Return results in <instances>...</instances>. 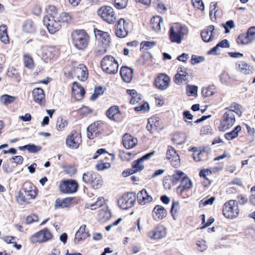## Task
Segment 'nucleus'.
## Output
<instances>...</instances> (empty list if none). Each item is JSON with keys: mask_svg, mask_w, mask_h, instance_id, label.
<instances>
[{"mask_svg": "<svg viewBox=\"0 0 255 255\" xmlns=\"http://www.w3.org/2000/svg\"><path fill=\"white\" fill-rule=\"evenodd\" d=\"M47 14L43 18V22L49 32L54 34L58 31L61 27L60 22L58 20L56 7L50 5L46 9Z\"/></svg>", "mask_w": 255, "mask_h": 255, "instance_id": "f257e3e1", "label": "nucleus"}, {"mask_svg": "<svg viewBox=\"0 0 255 255\" xmlns=\"http://www.w3.org/2000/svg\"><path fill=\"white\" fill-rule=\"evenodd\" d=\"M71 37L74 45L79 50L86 48L88 44L89 37L84 30H76L71 33Z\"/></svg>", "mask_w": 255, "mask_h": 255, "instance_id": "f03ea898", "label": "nucleus"}, {"mask_svg": "<svg viewBox=\"0 0 255 255\" xmlns=\"http://www.w3.org/2000/svg\"><path fill=\"white\" fill-rule=\"evenodd\" d=\"M188 33V29L180 24L176 23L170 27L169 31V39L172 42L180 44L183 37Z\"/></svg>", "mask_w": 255, "mask_h": 255, "instance_id": "7ed1b4c3", "label": "nucleus"}, {"mask_svg": "<svg viewBox=\"0 0 255 255\" xmlns=\"http://www.w3.org/2000/svg\"><path fill=\"white\" fill-rule=\"evenodd\" d=\"M101 64L103 70L109 74H115L118 72L119 64L112 56H106L102 60Z\"/></svg>", "mask_w": 255, "mask_h": 255, "instance_id": "20e7f679", "label": "nucleus"}, {"mask_svg": "<svg viewBox=\"0 0 255 255\" xmlns=\"http://www.w3.org/2000/svg\"><path fill=\"white\" fill-rule=\"evenodd\" d=\"M223 213L227 218H236L239 215V209L236 201L231 200L226 202L223 207Z\"/></svg>", "mask_w": 255, "mask_h": 255, "instance_id": "39448f33", "label": "nucleus"}, {"mask_svg": "<svg viewBox=\"0 0 255 255\" xmlns=\"http://www.w3.org/2000/svg\"><path fill=\"white\" fill-rule=\"evenodd\" d=\"M98 15L109 24H114L117 20V15L113 8L109 6L101 7L97 11Z\"/></svg>", "mask_w": 255, "mask_h": 255, "instance_id": "423d86ee", "label": "nucleus"}, {"mask_svg": "<svg viewBox=\"0 0 255 255\" xmlns=\"http://www.w3.org/2000/svg\"><path fill=\"white\" fill-rule=\"evenodd\" d=\"M136 201V195L133 193H128L124 195L118 201L119 207L126 210L132 207Z\"/></svg>", "mask_w": 255, "mask_h": 255, "instance_id": "0eeeda50", "label": "nucleus"}, {"mask_svg": "<svg viewBox=\"0 0 255 255\" xmlns=\"http://www.w3.org/2000/svg\"><path fill=\"white\" fill-rule=\"evenodd\" d=\"M52 235L47 228L38 232L30 237V241L33 243H44L52 239Z\"/></svg>", "mask_w": 255, "mask_h": 255, "instance_id": "6e6552de", "label": "nucleus"}, {"mask_svg": "<svg viewBox=\"0 0 255 255\" xmlns=\"http://www.w3.org/2000/svg\"><path fill=\"white\" fill-rule=\"evenodd\" d=\"M78 187L77 182L74 180L62 181L59 185L60 191L64 193H73L77 191Z\"/></svg>", "mask_w": 255, "mask_h": 255, "instance_id": "1a4fd4ad", "label": "nucleus"}, {"mask_svg": "<svg viewBox=\"0 0 255 255\" xmlns=\"http://www.w3.org/2000/svg\"><path fill=\"white\" fill-rule=\"evenodd\" d=\"M190 74V70L189 68L179 67L178 68L177 73L173 78L174 82L176 84L180 85L188 80Z\"/></svg>", "mask_w": 255, "mask_h": 255, "instance_id": "9d476101", "label": "nucleus"}, {"mask_svg": "<svg viewBox=\"0 0 255 255\" xmlns=\"http://www.w3.org/2000/svg\"><path fill=\"white\" fill-rule=\"evenodd\" d=\"M81 142L80 133L77 132H72L67 136L66 139V144L70 148L77 149Z\"/></svg>", "mask_w": 255, "mask_h": 255, "instance_id": "9b49d317", "label": "nucleus"}, {"mask_svg": "<svg viewBox=\"0 0 255 255\" xmlns=\"http://www.w3.org/2000/svg\"><path fill=\"white\" fill-rule=\"evenodd\" d=\"M255 40V27H250L246 34L240 35L237 39L239 44H248Z\"/></svg>", "mask_w": 255, "mask_h": 255, "instance_id": "f8f14e48", "label": "nucleus"}, {"mask_svg": "<svg viewBox=\"0 0 255 255\" xmlns=\"http://www.w3.org/2000/svg\"><path fill=\"white\" fill-rule=\"evenodd\" d=\"M236 121L235 115L233 111H227L221 121L223 128H231L233 126Z\"/></svg>", "mask_w": 255, "mask_h": 255, "instance_id": "ddd939ff", "label": "nucleus"}, {"mask_svg": "<svg viewBox=\"0 0 255 255\" xmlns=\"http://www.w3.org/2000/svg\"><path fill=\"white\" fill-rule=\"evenodd\" d=\"M170 82V77L165 74H160L155 79V85L157 88L165 90L168 87Z\"/></svg>", "mask_w": 255, "mask_h": 255, "instance_id": "4468645a", "label": "nucleus"}, {"mask_svg": "<svg viewBox=\"0 0 255 255\" xmlns=\"http://www.w3.org/2000/svg\"><path fill=\"white\" fill-rule=\"evenodd\" d=\"M72 74L82 81H85L88 76L87 69L86 67L82 64H79L77 67H74L72 70Z\"/></svg>", "mask_w": 255, "mask_h": 255, "instance_id": "2eb2a0df", "label": "nucleus"}, {"mask_svg": "<svg viewBox=\"0 0 255 255\" xmlns=\"http://www.w3.org/2000/svg\"><path fill=\"white\" fill-rule=\"evenodd\" d=\"M116 35L120 38L126 37L128 34L127 24L123 18H120L116 25Z\"/></svg>", "mask_w": 255, "mask_h": 255, "instance_id": "dca6fc26", "label": "nucleus"}, {"mask_svg": "<svg viewBox=\"0 0 255 255\" xmlns=\"http://www.w3.org/2000/svg\"><path fill=\"white\" fill-rule=\"evenodd\" d=\"M155 151H152L139 158L137 160L134 161L132 163V168L135 172L142 170L144 168L143 161L144 160L150 158L155 153Z\"/></svg>", "mask_w": 255, "mask_h": 255, "instance_id": "f3484780", "label": "nucleus"}, {"mask_svg": "<svg viewBox=\"0 0 255 255\" xmlns=\"http://www.w3.org/2000/svg\"><path fill=\"white\" fill-rule=\"evenodd\" d=\"M214 30L215 27L213 25H210L203 30L201 32L202 40L205 42L212 41L215 35Z\"/></svg>", "mask_w": 255, "mask_h": 255, "instance_id": "a211bd4d", "label": "nucleus"}, {"mask_svg": "<svg viewBox=\"0 0 255 255\" xmlns=\"http://www.w3.org/2000/svg\"><path fill=\"white\" fill-rule=\"evenodd\" d=\"M137 200L140 205H145L153 201L152 197L145 189H142L137 193Z\"/></svg>", "mask_w": 255, "mask_h": 255, "instance_id": "6ab92c4d", "label": "nucleus"}, {"mask_svg": "<svg viewBox=\"0 0 255 255\" xmlns=\"http://www.w3.org/2000/svg\"><path fill=\"white\" fill-rule=\"evenodd\" d=\"M167 213L165 208L161 205H157L153 208L152 215L155 221L161 220L167 216Z\"/></svg>", "mask_w": 255, "mask_h": 255, "instance_id": "aec40b11", "label": "nucleus"}, {"mask_svg": "<svg viewBox=\"0 0 255 255\" xmlns=\"http://www.w3.org/2000/svg\"><path fill=\"white\" fill-rule=\"evenodd\" d=\"M32 96L35 102L41 106L45 104V94L43 90L40 88H36L32 91Z\"/></svg>", "mask_w": 255, "mask_h": 255, "instance_id": "412c9836", "label": "nucleus"}, {"mask_svg": "<svg viewBox=\"0 0 255 255\" xmlns=\"http://www.w3.org/2000/svg\"><path fill=\"white\" fill-rule=\"evenodd\" d=\"M107 117L114 121L119 122L122 120V116L119 107L116 106L111 107L107 111Z\"/></svg>", "mask_w": 255, "mask_h": 255, "instance_id": "4be33fe9", "label": "nucleus"}, {"mask_svg": "<svg viewBox=\"0 0 255 255\" xmlns=\"http://www.w3.org/2000/svg\"><path fill=\"white\" fill-rule=\"evenodd\" d=\"M42 59L45 62L53 59L55 55V50L54 47L44 46L42 48Z\"/></svg>", "mask_w": 255, "mask_h": 255, "instance_id": "5701e85b", "label": "nucleus"}, {"mask_svg": "<svg viewBox=\"0 0 255 255\" xmlns=\"http://www.w3.org/2000/svg\"><path fill=\"white\" fill-rule=\"evenodd\" d=\"M94 31L96 39L101 41L104 45H108L110 42L111 38L108 32L97 28H95Z\"/></svg>", "mask_w": 255, "mask_h": 255, "instance_id": "b1692460", "label": "nucleus"}, {"mask_svg": "<svg viewBox=\"0 0 255 255\" xmlns=\"http://www.w3.org/2000/svg\"><path fill=\"white\" fill-rule=\"evenodd\" d=\"M72 94L77 101L82 99L85 94L84 88L76 82H74L73 84Z\"/></svg>", "mask_w": 255, "mask_h": 255, "instance_id": "393cba45", "label": "nucleus"}, {"mask_svg": "<svg viewBox=\"0 0 255 255\" xmlns=\"http://www.w3.org/2000/svg\"><path fill=\"white\" fill-rule=\"evenodd\" d=\"M104 205H105L104 198L98 197L96 199H93L91 201L87 203L85 205V207L87 209L95 210L100 207L102 208Z\"/></svg>", "mask_w": 255, "mask_h": 255, "instance_id": "a878e982", "label": "nucleus"}, {"mask_svg": "<svg viewBox=\"0 0 255 255\" xmlns=\"http://www.w3.org/2000/svg\"><path fill=\"white\" fill-rule=\"evenodd\" d=\"M191 180L186 175L180 183L179 186L177 188V192L178 194L181 195L185 190L191 189L192 187Z\"/></svg>", "mask_w": 255, "mask_h": 255, "instance_id": "bb28decb", "label": "nucleus"}, {"mask_svg": "<svg viewBox=\"0 0 255 255\" xmlns=\"http://www.w3.org/2000/svg\"><path fill=\"white\" fill-rule=\"evenodd\" d=\"M152 235H150V237L151 239H160L164 237L166 235V228L162 225H158L155 229V230L150 233Z\"/></svg>", "mask_w": 255, "mask_h": 255, "instance_id": "cd10ccee", "label": "nucleus"}, {"mask_svg": "<svg viewBox=\"0 0 255 255\" xmlns=\"http://www.w3.org/2000/svg\"><path fill=\"white\" fill-rule=\"evenodd\" d=\"M123 142L124 146L127 149H129L136 145L137 142V139L131 135L126 133L124 135Z\"/></svg>", "mask_w": 255, "mask_h": 255, "instance_id": "c85d7f7f", "label": "nucleus"}, {"mask_svg": "<svg viewBox=\"0 0 255 255\" xmlns=\"http://www.w3.org/2000/svg\"><path fill=\"white\" fill-rule=\"evenodd\" d=\"M133 72L132 69L123 66L121 69L120 74L125 82L129 83L132 78Z\"/></svg>", "mask_w": 255, "mask_h": 255, "instance_id": "c756f323", "label": "nucleus"}, {"mask_svg": "<svg viewBox=\"0 0 255 255\" xmlns=\"http://www.w3.org/2000/svg\"><path fill=\"white\" fill-rule=\"evenodd\" d=\"M111 216V214L106 205L98 211V218L101 221H105L109 220Z\"/></svg>", "mask_w": 255, "mask_h": 255, "instance_id": "7c9ffc66", "label": "nucleus"}, {"mask_svg": "<svg viewBox=\"0 0 255 255\" xmlns=\"http://www.w3.org/2000/svg\"><path fill=\"white\" fill-rule=\"evenodd\" d=\"M186 175L182 171L176 170L171 176L170 180L173 186L181 183Z\"/></svg>", "mask_w": 255, "mask_h": 255, "instance_id": "2f4dec72", "label": "nucleus"}, {"mask_svg": "<svg viewBox=\"0 0 255 255\" xmlns=\"http://www.w3.org/2000/svg\"><path fill=\"white\" fill-rule=\"evenodd\" d=\"M190 151H192L194 152L193 157L196 162L204 160L207 155L204 151H200L198 152L197 148L196 147H192L190 149Z\"/></svg>", "mask_w": 255, "mask_h": 255, "instance_id": "473e14b6", "label": "nucleus"}, {"mask_svg": "<svg viewBox=\"0 0 255 255\" xmlns=\"http://www.w3.org/2000/svg\"><path fill=\"white\" fill-rule=\"evenodd\" d=\"M162 22V18L159 16H153L151 19V25L152 28L155 31H159L161 29V23Z\"/></svg>", "mask_w": 255, "mask_h": 255, "instance_id": "72a5a7b5", "label": "nucleus"}, {"mask_svg": "<svg viewBox=\"0 0 255 255\" xmlns=\"http://www.w3.org/2000/svg\"><path fill=\"white\" fill-rule=\"evenodd\" d=\"M0 39L2 42L5 44H8L9 42L5 25H1L0 26Z\"/></svg>", "mask_w": 255, "mask_h": 255, "instance_id": "f704fd0d", "label": "nucleus"}, {"mask_svg": "<svg viewBox=\"0 0 255 255\" xmlns=\"http://www.w3.org/2000/svg\"><path fill=\"white\" fill-rule=\"evenodd\" d=\"M26 192L24 191V189L19 191L17 193V194L16 195V200L19 204L23 205L27 204V200L26 198L27 197H26Z\"/></svg>", "mask_w": 255, "mask_h": 255, "instance_id": "c9c22d12", "label": "nucleus"}, {"mask_svg": "<svg viewBox=\"0 0 255 255\" xmlns=\"http://www.w3.org/2000/svg\"><path fill=\"white\" fill-rule=\"evenodd\" d=\"M22 29L27 33H33L35 30V26L32 21L27 20L25 21L22 26Z\"/></svg>", "mask_w": 255, "mask_h": 255, "instance_id": "e433bc0d", "label": "nucleus"}, {"mask_svg": "<svg viewBox=\"0 0 255 255\" xmlns=\"http://www.w3.org/2000/svg\"><path fill=\"white\" fill-rule=\"evenodd\" d=\"M180 207L178 201H173L171 208V213L174 220H176L179 213Z\"/></svg>", "mask_w": 255, "mask_h": 255, "instance_id": "4c0bfd02", "label": "nucleus"}, {"mask_svg": "<svg viewBox=\"0 0 255 255\" xmlns=\"http://www.w3.org/2000/svg\"><path fill=\"white\" fill-rule=\"evenodd\" d=\"M172 140L177 144H182L186 141V136L182 133H176L173 135Z\"/></svg>", "mask_w": 255, "mask_h": 255, "instance_id": "58836bf2", "label": "nucleus"}, {"mask_svg": "<svg viewBox=\"0 0 255 255\" xmlns=\"http://www.w3.org/2000/svg\"><path fill=\"white\" fill-rule=\"evenodd\" d=\"M19 149L20 150L26 149L29 152L36 153L41 149V146L40 145H35L33 144H29L22 146H19Z\"/></svg>", "mask_w": 255, "mask_h": 255, "instance_id": "ea45409f", "label": "nucleus"}, {"mask_svg": "<svg viewBox=\"0 0 255 255\" xmlns=\"http://www.w3.org/2000/svg\"><path fill=\"white\" fill-rule=\"evenodd\" d=\"M90 184L92 186L93 188H100L103 185V179L102 177L97 174L96 176H95L94 179L91 181V182H90Z\"/></svg>", "mask_w": 255, "mask_h": 255, "instance_id": "a19ab883", "label": "nucleus"}, {"mask_svg": "<svg viewBox=\"0 0 255 255\" xmlns=\"http://www.w3.org/2000/svg\"><path fill=\"white\" fill-rule=\"evenodd\" d=\"M161 124V121L159 118L157 117H152L148 119L146 128H148V126H149L150 128H157L158 127L160 126Z\"/></svg>", "mask_w": 255, "mask_h": 255, "instance_id": "79ce46f5", "label": "nucleus"}, {"mask_svg": "<svg viewBox=\"0 0 255 255\" xmlns=\"http://www.w3.org/2000/svg\"><path fill=\"white\" fill-rule=\"evenodd\" d=\"M16 97L8 95H3L0 98V102L4 105H8L13 103L16 99Z\"/></svg>", "mask_w": 255, "mask_h": 255, "instance_id": "37998d69", "label": "nucleus"}, {"mask_svg": "<svg viewBox=\"0 0 255 255\" xmlns=\"http://www.w3.org/2000/svg\"><path fill=\"white\" fill-rule=\"evenodd\" d=\"M236 67L239 71L244 74H249L250 70L249 66L245 62H241L236 64Z\"/></svg>", "mask_w": 255, "mask_h": 255, "instance_id": "c03bdc74", "label": "nucleus"}, {"mask_svg": "<svg viewBox=\"0 0 255 255\" xmlns=\"http://www.w3.org/2000/svg\"><path fill=\"white\" fill-rule=\"evenodd\" d=\"M97 174V173L92 171H88L84 173L83 174L82 180L86 184H90L91 181L94 179L95 176H96Z\"/></svg>", "mask_w": 255, "mask_h": 255, "instance_id": "a18cd8bd", "label": "nucleus"}, {"mask_svg": "<svg viewBox=\"0 0 255 255\" xmlns=\"http://www.w3.org/2000/svg\"><path fill=\"white\" fill-rule=\"evenodd\" d=\"M23 63L25 67L30 69L34 68V64L33 59L28 54L23 55Z\"/></svg>", "mask_w": 255, "mask_h": 255, "instance_id": "49530a36", "label": "nucleus"}, {"mask_svg": "<svg viewBox=\"0 0 255 255\" xmlns=\"http://www.w3.org/2000/svg\"><path fill=\"white\" fill-rule=\"evenodd\" d=\"M217 4L215 2H212L210 6V17L211 19L214 21L216 19V13L218 11L217 9Z\"/></svg>", "mask_w": 255, "mask_h": 255, "instance_id": "de8ad7c7", "label": "nucleus"}, {"mask_svg": "<svg viewBox=\"0 0 255 255\" xmlns=\"http://www.w3.org/2000/svg\"><path fill=\"white\" fill-rule=\"evenodd\" d=\"M214 86H210L207 88H203L202 89V94L204 97L212 96L215 93Z\"/></svg>", "mask_w": 255, "mask_h": 255, "instance_id": "09e8293b", "label": "nucleus"}, {"mask_svg": "<svg viewBox=\"0 0 255 255\" xmlns=\"http://www.w3.org/2000/svg\"><path fill=\"white\" fill-rule=\"evenodd\" d=\"M241 128H234L231 131L228 132L225 134V137L227 140H232L238 135L239 132Z\"/></svg>", "mask_w": 255, "mask_h": 255, "instance_id": "8fccbe9b", "label": "nucleus"}, {"mask_svg": "<svg viewBox=\"0 0 255 255\" xmlns=\"http://www.w3.org/2000/svg\"><path fill=\"white\" fill-rule=\"evenodd\" d=\"M58 20L61 22H69L71 20V16L67 12H62L60 14Z\"/></svg>", "mask_w": 255, "mask_h": 255, "instance_id": "3c124183", "label": "nucleus"}, {"mask_svg": "<svg viewBox=\"0 0 255 255\" xmlns=\"http://www.w3.org/2000/svg\"><path fill=\"white\" fill-rule=\"evenodd\" d=\"M241 106L239 104H232L229 108H226L227 111H233L235 114L238 115L239 117L241 116L242 112L241 111Z\"/></svg>", "mask_w": 255, "mask_h": 255, "instance_id": "603ef678", "label": "nucleus"}, {"mask_svg": "<svg viewBox=\"0 0 255 255\" xmlns=\"http://www.w3.org/2000/svg\"><path fill=\"white\" fill-rule=\"evenodd\" d=\"M205 57L202 56H197L196 55H192L190 63L192 65H195L205 61Z\"/></svg>", "mask_w": 255, "mask_h": 255, "instance_id": "864d4df0", "label": "nucleus"}, {"mask_svg": "<svg viewBox=\"0 0 255 255\" xmlns=\"http://www.w3.org/2000/svg\"><path fill=\"white\" fill-rule=\"evenodd\" d=\"M128 0H115V6L118 9H123L128 5Z\"/></svg>", "mask_w": 255, "mask_h": 255, "instance_id": "5fc2aeb1", "label": "nucleus"}, {"mask_svg": "<svg viewBox=\"0 0 255 255\" xmlns=\"http://www.w3.org/2000/svg\"><path fill=\"white\" fill-rule=\"evenodd\" d=\"M178 155V154L177 153L176 150L173 147L171 146H169L168 147V149L166 154V157L167 159L170 160L172 157H173L174 156H175Z\"/></svg>", "mask_w": 255, "mask_h": 255, "instance_id": "6e6d98bb", "label": "nucleus"}, {"mask_svg": "<svg viewBox=\"0 0 255 255\" xmlns=\"http://www.w3.org/2000/svg\"><path fill=\"white\" fill-rule=\"evenodd\" d=\"M156 45L155 41H143L141 43V48L148 50Z\"/></svg>", "mask_w": 255, "mask_h": 255, "instance_id": "4d7b16f0", "label": "nucleus"}, {"mask_svg": "<svg viewBox=\"0 0 255 255\" xmlns=\"http://www.w3.org/2000/svg\"><path fill=\"white\" fill-rule=\"evenodd\" d=\"M198 250L200 252H203L207 249L206 242L203 240H198L197 242Z\"/></svg>", "mask_w": 255, "mask_h": 255, "instance_id": "13d9d810", "label": "nucleus"}, {"mask_svg": "<svg viewBox=\"0 0 255 255\" xmlns=\"http://www.w3.org/2000/svg\"><path fill=\"white\" fill-rule=\"evenodd\" d=\"M2 168L5 173H9L13 171V167L10 165V161H8L3 163Z\"/></svg>", "mask_w": 255, "mask_h": 255, "instance_id": "bf43d9fd", "label": "nucleus"}, {"mask_svg": "<svg viewBox=\"0 0 255 255\" xmlns=\"http://www.w3.org/2000/svg\"><path fill=\"white\" fill-rule=\"evenodd\" d=\"M98 128H86L87 137L89 139H93L97 136Z\"/></svg>", "mask_w": 255, "mask_h": 255, "instance_id": "052dcab7", "label": "nucleus"}, {"mask_svg": "<svg viewBox=\"0 0 255 255\" xmlns=\"http://www.w3.org/2000/svg\"><path fill=\"white\" fill-rule=\"evenodd\" d=\"M111 167V164L109 162H99L96 165V168L98 170H103L108 169Z\"/></svg>", "mask_w": 255, "mask_h": 255, "instance_id": "680f3d73", "label": "nucleus"}, {"mask_svg": "<svg viewBox=\"0 0 255 255\" xmlns=\"http://www.w3.org/2000/svg\"><path fill=\"white\" fill-rule=\"evenodd\" d=\"M68 123L67 120L62 117L58 118L56 123V126L58 128H65L68 126Z\"/></svg>", "mask_w": 255, "mask_h": 255, "instance_id": "e2e57ef3", "label": "nucleus"}, {"mask_svg": "<svg viewBox=\"0 0 255 255\" xmlns=\"http://www.w3.org/2000/svg\"><path fill=\"white\" fill-rule=\"evenodd\" d=\"M171 164L175 167H178L180 165V160L179 155L172 157L170 159Z\"/></svg>", "mask_w": 255, "mask_h": 255, "instance_id": "0e129e2a", "label": "nucleus"}, {"mask_svg": "<svg viewBox=\"0 0 255 255\" xmlns=\"http://www.w3.org/2000/svg\"><path fill=\"white\" fill-rule=\"evenodd\" d=\"M192 3L195 8L202 10H204V5L202 0H192Z\"/></svg>", "mask_w": 255, "mask_h": 255, "instance_id": "69168bd1", "label": "nucleus"}, {"mask_svg": "<svg viewBox=\"0 0 255 255\" xmlns=\"http://www.w3.org/2000/svg\"><path fill=\"white\" fill-rule=\"evenodd\" d=\"M38 220V216L36 215L33 214L27 217L26 219V223L27 224H30L33 222H37Z\"/></svg>", "mask_w": 255, "mask_h": 255, "instance_id": "338daca9", "label": "nucleus"}, {"mask_svg": "<svg viewBox=\"0 0 255 255\" xmlns=\"http://www.w3.org/2000/svg\"><path fill=\"white\" fill-rule=\"evenodd\" d=\"M229 76L226 72H223L220 76V81L223 84H227L229 81Z\"/></svg>", "mask_w": 255, "mask_h": 255, "instance_id": "774afa93", "label": "nucleus"}]
</instances>
